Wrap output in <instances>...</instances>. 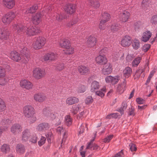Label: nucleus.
<instances>
[{
  "label": "nucleus",
  "instance_id": "nucleus-56",
  "mask_svg": "<svg viewBox=\"0 0 157 157\" xmlns=\"http://www.w3.org/2000/svg\"><path fill=\"white\" fill-rule=\"evenodd\" d=\"M119 81L118 77L117 76H112L111 83L112 84H116Z\"/></svg>",
  "mask_w": 157,
  "mask_h": 157
},
{
  "label": "nucleus",
  "instance_id": "nucleus-13",
  "mask_svg": "<svg viewBox=\"0 0 157 157\" xmlns=\"http://www.w3.org/2000/svg\"><path fill=\"white\" fill-rule=\"evenodd\" d=\"M130 13L128 11L124 10L121 13L119 17L120 20L123 22L127 21L129 18Z\"/></svg>",
  "mask_w": 157,
  "mask_h": 157
},
{
  "label": "nucleus",
  "instance_id": "nucleus-55",
  "mask_svg": "<svg viewBox=\"0 0 157 157\" xmlns=\"http://www.w3.org/2000/svg\"><path fill=\"white\" fill-rule=\"evenodd\" d=\"M86 89L84 86L81 85L78 87V91L80 93H83L85 91Z\"/></svg>",
  "mask_w": 157,
  "mask_h": 157
},
{
  "label": "nucleus",
  "instance_id": "nucleus-7",
  "mask_svg": "<svg viewBox=\"0 0 157 157\" xmlns=\"http://www.w3.org/2000/svg\"><path fill=\"white\" fill-rule=\"evenodd\" d=\"M57 58V55L56 53L53 52H49L45 54L43 57V59L44 61H53Z\"/></svg>",
  "mask_w": 157,
  "mask_h": 157
},
{
  "label": "nucleus",
  "instance_id": "nucleus-57",
  "mask_svg": "<svg viewBox=\"0 0 157 157\" xmlns=\"http://www.w3.org/2000/svg\"><path fill=\"white\" fill-rule=\"evenodd\" d=\"M109 50V48L107 47H104L102 49L100 52V54L102 55H104L107 53Z\"/></svg>",
  "mask_w": 157,
  "mask_h": 157
},
{
  "label": "nucleus",
  "instance_id": "nucleus-22",
  "mask_svg": "<svg viewBox=\"0 0 157 157\" xmlns=\"http://www.w3.org/2000/svg\"><path fill=\"white\" fill-rule=\"evenodd\" d=\"M9 33L7 29H0V38L6 40L9 38Z\"/></svg>",
  "mask_w": 157,
  "mask_h": 157
},
{
  "label": "nucleus",
  "instance_id": "nucleus-44",
  "mask_svg": "<svg viewBox=\"0 0 157 157\" xmlns=\"http://www.w3.org/2000/svg\"><path fill=\"white\" fill-rule=\"evenodd\" d=\"M6 108V103L2 98H0V112L5 110Z\"/></svg>",
  "mask_w": 157,
  "mask_h": 157
},
{
  "label": "nucleus",
  "instance_id": "nucleus-40",
  "mask_svg": "<svg viewBox=\"0 0 157 157\" xmlns=\"http://www.w3.org/2000/svg\"><path fill=\"white\" fill-rule=\"evenodd\" d=\"M65 124L68 126H70L71 125L72 123V119L71 117L69 115H67L65 117Z\"/></svg>",
  "mask_w": 157,
  "mask_h": 157
},
{
  "label": "nucleus",
  "instance_id": "nucleus-54",
  "mask_svg": "<svg viewBox=\"0 0 157 157\" xmlns=\"http://www.w3.org/2000/svg\"><path fill=\"white\" fill-rule=\"evenodd\" d=\"M46 139L45 137L42 136L40 138V140L38 142V145L40 146H42L45 142Z\"/></svg>",
  "mask_w": 157,
  "mask_h": 157
},
{
  "label": "nucleus",
  "instance_id": "nucleus-43",
  "mask_svg": "<svg viewBox=\"0 0 157 157\" xmlns=\"http://www.w3.org/2000/svg\"><path fill=\"white\" fill-rule=\"evenodd\" d=\"M21 48L22 50L21 51V52L25 55L27 59H28L29 56L28 53L29 51L27 47L26 46H23V47Z\"/></svg>",
  "mask_w": 157,
  "mask_h": 157
},
{
  "label": "nucleus",
  "instance_id": "nucleus-39",
  "mask_svg": "<svg viewBox=\"0 0 157 157\" xmlns=\"http://www.w3.org/2000/svg\"><path fill=\"white\" fill-rule=\"evenodd\" d=\"M102 21H104L105 22L108 21L111 18L110 14L106 12H104L101 14Z\"/></svg>",
  "mask_w": 157,
  "mask_h": 157
},
{
  "label": "nucleus",
  "instance_id": "nucleus-60",
  "mask_svg": "<svg viewBox=\"0 0 157 157\" xmlns=\"http://www.w3.org/2000/svg\"><path fill=\"white\" fill-rule=\"evenodd\" d=\"M113 137V135H111L105 138L104 139V142L105 143H108L112 139Z\"/></svg>",
  "mask_w": 157,
  "mask_h": 157
},
{
  "label": "nucleus",
  "instance_id": "nucleus-59",
  "mask_svg": "<svg viewBox=\"0 0 157 157\" xmlns=\"http://www.w3.org/2000/svg\"><path fill=\"white\" fill-rule=\"evenodd\" d=\"M11 121L8 119H4L2 120L1 122L2 125H8L11 123Z\"/></svg>",
  "mask_w": 157,
  "mask_h": 157
},
{
  "label": "nucleus",
  "instance_id": "nucleus-50",
  "mask_svg": "<svg viewBox=\"0 0 157 157\" xmlns=\"http://www.w3.org/2000/svg\"><path fill=\"white\" fill-rule=\"evenodd\" d=\"M6 75V71L5 68L0 66V77H5Z\"/></svg>",
  "mask_w": 157,
  "mask_h": 157
},
{
  "label": "nucleus",
  "instance_id": "nucleus-15",
  "mask_svg": "<svg viewBox=\"0 0 157 157\" xmlns=\"http://www.w3.org/2000/svg\"><path fill=\"white\" fill-rule=\"evenodd\" d=\"M97 63L100 65L105 64L108 62L107 59L105 55H99L95 58Z\"/></svg>",
  "mask_w": 157,
  "mask_h": 157
},
{
  "label": "nucleus",
  "instance_id": "nucleus-42",
  "mask_svg": "<svg viewBox=\"0 0 157 157\" xmlns=\"http://www.w3.org/2000/svg\"><path fill=\"white\" fill-rule=\"evenodd\" d=\"M37 42H39L42 46H44L46 43V39L43 37L40 36L35 39Z\"/></svg>",
  "mask_w": 157,
  "mask_h": 157
},
{
  "label": "nucleus",
  "instance_id": "nucleus-30",
  "mask_svg": "<svg viewBox=\"0 0 157 157\" xmlns=\"http://www.w3.org/2000/svg\"><path fill=\"white\" fill-rule=\"evenodd\" d=\"M59 45L61 47L65 48H68L70 45V42L68 40L65 39L60 41Z\"/></svg>",
  "mask_w": 157,
  "mask_h": 157
},
{
  "label": "nucleus",
  "instance_id": "nucleus-12",
  "mask_svg": "<svg viewBox=\"0 0 157 157\" xmlns=\"http://www.w3.org/2000/svg\"><path fill=\"white\" fill-rule=\"evenodd\" d=\"M34 99L36 102L40 103L44 101L46 99L45 95L43 93H38L35 94L34 95Z\"/></svg>",
  "mask_w": 157,
  "mask_h": 157
},
{
  "label": "nucleus",
  "instance_id": "nucleus-5",
  "mask_svg": "<svg viewBox=\"0 0 157 157\" xmlns=\"http://www.w3.org/2000/svg\"><path fill=\"white\" fill-rule=\"evenodd\" d=\"M132 42V38L130 36L127 35L122 37L120 44L123 47H128L131 45Z\"/></svg>",
  "mask_w": 157,
  "mask_h": 157
},
{
  "label": "nucleus",
  "instance_id": "nucleus-38",
  "mask_svg": "<svg viewBox=\"0 0 157 157\" xmlns=\"http://www.w3.org/2000/svg\"><path fill=\"white\" fill-rule=\"evenodd\" d=\"M90 5L94 8H97L100 6V3L98 0H88Z\"/></svg>",
  "mask_w": 157,
  "mask_h": 157
},
{
  "label": "nucleus",
  "instance_id": "nucleus-48",
  "mask_svg": "<svg viewBox=\"0 0 157 157\" xmlns=\"http://www.w3.org/2000/svg\"><path fill=\"white\" fill-rule=\"evenodd\" d=\"M93 101V99L91 96H88L86 98L85 100V103L87 105L91 104Z\"/></svg>",
  "mask_w": 157,
  "mask_h": 157
},
{
  "label": "nucleus",
  "instance_id": "nucleus-58",
  "mask_svg": "<svg viewBox=\"0 0 157 157\" xmlns=\"http://www.w3.org/2000/svg\"><path fill=\"white\" fill-rule=\"evenodd\" d=\"M37 137L36 136H32L31 138L29 140L30 142L33 144H35L37 142Z\"/></svg>",
  "mask_w": 157,
  "mask_h": 157
},
{
  "label": "nucleus",
  "instance_id": "nucleus-52",
  "mask_svg": "<svg viewBox=\"0 0 157 157\" xmlns=\"http://www.w3.org/2000/svg\"><path fill=\"white\" fill-rule=\"evenodd\" d=\"M106 22L104 21L101 20L99 25V28L101 30H104L105 28V23Z\"/></svg>",
  "mask_w": 157,
  "mask_h": 157
},
{
  "label": "nucleus",
  "instance_id": "nucleus-6",
  "mask_svg": "<svg viewBox=\"0 0 157 157\" xmlns=\"http://www.w3.org/2000/svg\"><path fill=\"white\" fill-rule=\"evenodd\" d=\"M43 113L44 116L49 119L54 120L58 116L59 112L51 113L48 110V108H46L44 109L43 111Z\"/></svg>",
  "mask_w": 157,
  "mask_h": 157
},
{
  "label": "nucleus",
  "instance_id": "nucleus-29",
  "mask_svg": "<svg viewBox=\"0 0 157 157\" xmlns=\"http://www.w3.org/2000/svg\"><path fill=\"white\" fill-rule=\"evenodd\" d=\"M1 151L4 154L8 153L10 150V145L7 144H4L0 147Z\"/></svg>",
  "mask_w": 157,
  "mask_h": 157
},
{
  "label": "nucleus",
  "instance_id": "nucleus-51",
  "mask_svg": "<svg viewBox=\"0 0 157 157\" xmlns=\"http://www.w3.org/2000/svg\"><path fill=\"white\" fill-rule=\"evenodd\" d=\"M150 22L153 25H157V15H154L152 16L151 18Z\"/></svg>",
  "mask_w": 157,
  "mask_h": 157
},
{
  "label": "nucleus",
  "instance_id": "nucleus-24",
  "mask_svg": "<svg viewBox=\"0 0 157 157\" xmlns=\"http://www.w3.org/2000/svg\"><path fill=\"white\" fill-rule=\"evenodd\" d=\"M152 35V33L150 31H147L143 34L142 39L143 41L146 42L147 41L151 38Z\"/></svg>",
  "mask_w": 157,
  "mask_h": 157
},
{
  "label": "nucleus",
  "instance_id": "nucleus-63",
  "mask_svg": "<svg viewBox=\"0 0 157 157\" xmlns=\"http://www.w3.org/2000/svg\"><path fill=\"white\" fill-rule=\"evenodd\" d=\"M64 69V64H58L56 67V69L58 71H60Z\"/></svg>",
  "mask_w": 157,
  "mask_h": 157
},
{
  "label": "nucleus",
  "instance_id": "nucleus-53",
  "mask_svg": "<svg viewBox=\"0 0 157 157\" xmlns=\"http://www.w3.org/2000/svg\"><path fill=\"white\" fill-rule=\"evenodd\" d=\"M25 157H35L34 152L33 151H29L25 154Z\"/></svg>",
  "mask_w": 157,
  "mask_h": 157
},
{
  "label": "nucleus",
  "instance_id": "nucleus-45",
  "mask_svg": "<svg viewBox=\"0 0 157 157\" xmlns=\"http://www.w3.org/2000/svg\"><path fill=\"white\" fill-rule=\"evenodd\" d=\"M64 51V53L66 54H72L74 52V48L70 45L68 48H66Z\"/></svg>",
  "mask_w": 157,
  "mask_h": 157
},
{
  "label": "nucleus",
  "instance_id": "nucleus-28",
  "mask_svg": "<svg viewBox=\"0 0 157 157\" xmlns=\"http://www.w3.org/2000/svg\"><path fill=\"white\" fill-rule=\"evenodd\" d=\"M132 72V69L129 67H126L123 71V75L126 78L130 76Z\"/></svg>",
  "mask_w": 157,
  "mask_h": 157
},
{
  "label": "nucleus",
  "instance_id": "nucleus-3",
  "mask_svg": "<svg viewBox=\"0 0 157 157\" xmlns=\"http://www.w3.org/2000/svg\"><path fill=\"white\" fill-rule=\"evenodd\" d=\"M16 17L15 13L13 11L9 12L3 16L2 21L5 25L9 24Z\"/></svg>",
  "mask_w": 157,
  "mask_h": 157
},
{
  "label": "nucleus",
  "instance_id": "nucleus-32",
  "mask_svg": "<svg viewBox=\"0 0 157 157\" xmlns=\"http://www.w3.org/2000/svg\"><path fill=\"white\" fill-rule=\"evenodd\" d=\"M132 43V47L135 50H137L140 47V42L136 38L133 40Z\"/></svg>",
  "mask_w": 157,
  "mask_h": 157
},
{
  "label": "nucleus",
  "instance_id": "nucleus-10",
  "mask_svg": "<svg viewBox=\"0 0 157 157\" xmlns=\"http://www.w3.org/2000/svg\"><path fill=\"white\" fill-rule=\"evenodd\" d=\"M113 70L112 65L110 63H107L104 64L101 70L102 73L105 75L110 74Z\"/></svg>",
  "mask_w": 157,
  "mask_h": 157
},
{
  "label": "nucleus",
  "instance_id": "nucleus-25",
  "mask_svg": "<svg viewBox=\"0 0 157 157\" xmlns=\"http://www.w3.org/2000/svg\"><path fill=\"white\" fill-rule=\"evenodd\" d=\"M81 106L80 104L75 105L72 106L70 111L73 114H76L78 111L81 110Z\"/></svg>",
  "mask_w": 157,
  "mask_h": 157
},
{
  "label": "nucleus",
  "instance_id": "nucleus-26",
  "mask_svg": "<svg viewBox=\"0 0 157 157\" xmlns=\"http://www.w3.org/2000/svg\"><path fill=\"white\" fill-rule=\"evenodd\" d=\"M100 88V84L99 82L96 81H93L91 83L90 91L92 92H94L96 90Z\"/></svg>",
  "mask_w": 157,
  "mask_h": 157
},
{
  "label": "nucleus",
  "instance_id": "nucleus-2",
  "mask_svg": "<svg viewBox=\"0 0 157 157\" xmlns=\"http://www.w3.org/2000/svg\"><path fill=\"white\" fill-rule=\"evenodd\" d=\"M23 112L25 117L29 119L31 123H33L36 120V117L34 115L35 110L32 105H27L25 106L23 108Z\"/></svg>",
  "mask_w": 157,
  "mask_h": 157
},
{
  "label": "nucleus",
  "instance_id": "nucleus-35",
  "mask_svg": "<svg viewBox=\"0 0 157 157\" xmlns=\"http://www.w3.org/2000/svg\"><path fill=\"white\" fill-rule=\"evenodd\" d=\"M38 6L36 5H34L32 7L26 9L24 12L25 13H33L36 12V10L38 9Z\"/></svg>",
  "mask_w": 157,
  "mask_h": 157
},
{
  "label": "nucleus",
  "instance_id": "nucleus-19",
  "mask_svg": "<svg viewBox=\"0 0 157 157\" xmlns=\"http://www.w3.org/2000/svg\"><path fill=\"white\" fill-rule=\"evenodd\" d=\"M4 6L8 9H11L15 5L14 0H2Z\"/></svg>",
  "mask_w": 157,
  "mask_h": 157
},
{
  "label": "nucleus",
  "instance_id": "nucleus-47",
  "mask_svg": "<svg viewBox=\"0 0 157 157\" xmlns=\"http://www.w3.org/2000/svg\"><path fill=\"white\" fill-rule=\"evenodd\" d=\"M120 28L121 26L118 24H113L111 27L112 31L113 32L118 31Z\"/></svg>",
  "mask_w": 157,
  "mask_h": 157
},
{
  "label": "nucleus",
  "instance_id": "nucleus-16",
  "mask_svg": "<svg viewBox=\"0 0 157 157\" xmlns=\"http://www.w3.org/2000/svg\"><path fill=\"white\" fill-rule=\"evenodd\" d=\"M10 58L13 61L18 62L21 59L20 54L15 51H11L9 55Z\"/></svg>",
  "mask_w": 157,
  "mask_h": 157
},
{
  "label": "nucleus",
  "instance_id": "nucleus-11",
  "mask_svg": "<svg viewBox=\"0 0 157 157\" xmlns=\"http://www.w3.org/2000/svg\"><path fill=\"white\" fill-rule=\"evenodd\" d=\"M49 124L46 122H43L39 124L36 126V130L40 132H45L48 131L50 128Z\"/></svg>",
  "mask_w": 157,
  "mask_h": 157
},
{
  "label": "nucleus",
  "instance_id": "nucleus-33",
  "mask_svg": "<svg viewBox=\"0 0 157 157\" xmlns=\"http://www.w3.org/2000/svg\"><path fill=\"white\" fill-rule=\"evenodd\" d=\"M16 151L18 153L20 154H23L25 151L24 146L21 144H17L16 146Z\"/></svg>",
  "mask_w": 157,
  "mask_h": 157
},
{
  "label": "nucleus",
  "instance_id": "nucleus-49",
  "mask_svg": "<svg viewBox=\"0 0 157 157\" xmlns=\"http://www.w3.org/2000/svg\"><path fill=\"white\" fill-rule=\"evenodd\" d=\"M155 70L153 69V70L151 72L150 74V75L146 81V83H145V84L147 85L148 84L149 82H150V81L151 80V78L154 75V73H155Z\"/></svg>",
  "mask_w": 157,
  "mask_h": 157
},
{
  "label": "nucleus",
  "instance_id": "nucleus-8",
  "mask_svg": "<svg viewBox=\"0 0 157 157\" xmlns=\"http://www.w3.org/2000/svg\"><path fill=\"white\" fill-rule=\"evenodd\" d=\"M20 86L27 90L32 89L33 87L32 83L29 80L26 79H22L20 82Z\"/></svg>",
  "mask_w": 157,
  "mask_h": 157
},
{
  "label": "nucleus",
  "instance_id": "nucleus-4",
  "mask_svg": "<svg viewBox=\"0 0 157 157\" xmlns=\"http://www.w3.org/2000/svg\"><path fill=\"white\" fill-rule=\"evenodd\" d=\"M45 75V70L40 67H36L33 71V76L36 79H39L44 78Z\"/></svg>",
  "mask_w": 157,
  "mask_h": 157
},
{
  "label": "nucleus",
  "instance_id": "nucleus-17",
  "mask_svg": "<svg viewBox=\"0 0 157 157\" xmlns=\"http://www.w3.org/2000/svg\"><path fill=\"white\" fill-rule=\"evenodd\" d=\"M96 42L97 39L95 37L90 36L87 38L86 43V45L89 48L93 47L96 45Z\"/></svg>",
  "mask_w": 157,
  "mask_h": 157
},
{
  "label": "nucleus",
  "instance_id": "nucleus-64",
  "mask_svg": "<svg viewBox=\"0 0 157 157\" xmlns=\"http://www.w3.org/2000/svg\"><path fill=\"white\" fill-rule=\"evenodd\" d=\"M124 154L123 152V150H121L120 152H118L113 157H124Z\"/></svg>",
  "mask_w": 157,
  "mask_h": 157
},
{
  "label": "nucleus",
  "instance_id": "nucleus-61",
  "mask_svg": "<svg viewBox=\"0 0 157 157\" xmlns=\"http://www.w3.org/2000/svg\"><path fill=\"white\" fill-rule=\"evenodd\" d=\"M136 101L137 103L139 104H143L145 102V100L140 98H137L136 99Z\"/></svg>",
  "mask_w": 157,
  "mask_h": 157
},
{
  "label": "nucleus",
  "instance_id": "nucleus-41",
  "mask_svg": "<svg viewBox=\"0 0 157 157\" xmlns=\"http://www.w3.org/2000/svg\"><path fill=\"white\" fill-rule=\"evenodd\" d=\"M33 48L35 50H38L42 48L43 46L41 45L39 42H37L36 39L34 40L32 44Z\"/></svg>",
  "mask_w": 157,
  "mask_h": 157
},
{
  "label": "nucleus",
  "instance_id": "nucleus-36",
  "mask_svg": "<svg viewBox=\"0 0 157 157\" xmlns=\"http://www.w3.org/2000/svg\"><path fill=\"white\" fill-rule=\"evenodd\" d=\"M142 59V57L138 56L135 58L132 61V66L134 67H136L140 63Z\"/></svg>",
  "mask_w": 157,
  "mask_h": 157
},
{
  "label": "nucleus",
  "instance_id": "nucleus-20",
  "mask_svg": "<svg viewBox=\"0 0 157 157\" xmlns=\"http://www.w3.org/2000/svg\"><path fill=\"white\" fill-rule=\"evenodd\" d=\"M78 71L82 75H86L90 72L89 68L84 65H80L78 67Z\"/></svg>",
  "mask_w": 157,
  "mask_h": 157
},
{
  "label": "nucleus",
  "instance_id": "nucleus-37",
  "mask_svg": "<svg viewBox=\"0 0 157 157\" xmlns=\"http://www.w3.org/2000/svg\"><path fill=\"white\" fill-rule=\"evenodd\" d=\"M106 92V87L104 86L101 89L95 92V94L101 98L104 97L105 94Z\"/></svg>",
  "mask_w": 157,
  "mask_h": 157
},
{
  "label": "nucleus",
  "instance_id": "nucleus-14",
  "mask_svg": "<svg viewBox=\"0 0 157 157\" xmlns=\"http://www.w3.org/2000/svg\"><path fill=\"white\" fill-rule=\"evenodd\" d=\"M32 132L30 129H25L22 132L21 140L23 142H25L28 140L29 138L31 136Z\"/></svg>",
  "mask_w": 157,
  "mask_h": 157
},
{
  "label": "nucleus",
  "instance_id": "nucleus-23",
  "mask_svg": "<svg viewBox=\"0 0 157 157\" xmlns=\"http://www.w3.org/2000/svg\"><path fill=\"white\" fill-rule=\"evenodd\" d=\"M79 101L78 98L74 97L68 98L66 100V103L68 105H71L78 103Z\"/></svg>",
  "mask_w": 157,
  "mask_h": 157
},
{
  "label": "nucleus",
  "instance_id": "nucleus-18",
  "mask_svg": "<svg viewBox=\"0 0 157 157\" xmlns=\"http://www.w3.org/2000/svg\"><path fill=\"white\" fill-rule=\"evenodd\" d=\"M64 9L68 13L72 14L75 11L76 5L74 4H68L65 6Z\"/></svg>",
  "mask_w": 157,
  "mask_h": 157
},
{
  "label": "nucleus",
  "instance_id": "nucleus-27",
  "mask_svg": "<svg viewBox=\"0 0 157 157\" xmlns=\"http://www.w3.org/2000/svg\"><path fill=\"white\" fill-rule=\"evenodd\" d=\"M33 23L35 25H38L41 21V14L40 13L36 14L32 17Z\"/></svg>",
  "mask_w": 157,
  "mask_h": 157
},
{
  "label": "nucleus",
  "instance_id": "nucleus-31",
  "mask_svg": "<svg viewBox=\"0 0 157 157\" xmlns=\"http://www.w3.org/2000/svg\"><path fill=\"white\" fill-rule=\"evenodd\" d=\"M93 141H91L89 143L88 145L86 147V149H89L92 150H99L100 149L99 146L95 144H92V143H93Z\"/></svg>",
  "mask_w": 157,
  "mask_h": 157
},
{
  "label": "nucleus",
  "instance_id": "nucleus-1",
  "mask_svg": "<svg viewBox=\"0 0 157 157\" xmlns=\"http://www.w3.org/2000/svg\"><path fill=\"white\" fill-rule=\"evenodd\" d=\"M12 28L13 31L17 30L19 34H22L25 32L26 34L29 36H34L40 32L39 29H36L33 26L28 27L22 25L15 24L12 25Z\"/></svg>",
  "mask_w": 157,
  "mask_h": 157
},
{
  "label": "nucleus",
  "instance_id": "nucleus-9",
  "mask_svg": "<svg viewBox=\"0 0 157 157\" xmlns=\"http://www.w3.org/2000/svg\"><path fill=\"white\" fill-rule=\"evenodd\" d=\"M22 130V128L21 125L17 123L13 124L10 128V131L14 135L20 133Z\"/></svg>",
  "mask_w": 157,
  "mask_h": 157
},
{
  "label": "nucleus",
  "instance_id": "nucleus-21",
  "mask_svg": "<svg viewBox=\"0 0 157 157\" xmlns=\"http://www.w3.org/2000/svg\"><path fill=\"white\" fill-rule=\"evenodd\" d=\"M126 85V82L125 80L121 83L117 85V91L119 94H122L125 89Z\"/></svg>",
  "mask_w": 157,
  "mask_h": 157
},
{
  "label": "nucleus",
  "instance_id": "nucleus-46",
  "mask_svg": "<svg viewBox=\"0 0 157 157\" xmlns=\"http://www.w3.org/2000/svg\"><path fill=\"white\" fill-rule=\"evenodd\" d=\"M9 81L8 78L6 77L4 78H0V85L4 86L6 85Z\"/></svg>",
  "mask_w": 157,
  "mask_h": 157
},
{
  "label": "nucleus",
  "instance_id": "nucleus-62",
  "mask_svg": "<svg viewBox=\"0 0 157 157\" xmlns=\"http://www.w3.org/2000/svg\"><path fill=\"white\" fill-rule=\"evenodd\" d=\"M86 117V114L84 111L80 113L78 115L77 117L82 119Z\"/></svg>",
  "mask_w": 157,
  "mask_h": 157
},
{
  "label": "nucleus",
  "instance_id": "nucleus-34",
  "mask_svg": "<svg viewBox=\"0 0 157 157\" xmlns=\"http://www.w3.org/2000/svg\"><path fill=\"white\" fill-rule=\"evenodd\" d=\"M144 71L143 69H140L137 70L135 73L133 74L134 79H138L140 77L141 74Z\"/></svg>",
  "mask_w": 157,
  "mask_h": 157
}]
</instances>
